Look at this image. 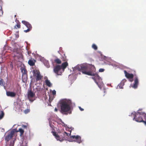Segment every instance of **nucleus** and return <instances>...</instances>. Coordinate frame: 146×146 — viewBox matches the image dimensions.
Here are the masks:
<instances>
[{
    "label": "nucleus",
    "mask_w": 146,
    "mask_h": 146,
    "mask_svg": "<svg viewBox=\"0 0 146 146\" xmlns=\"http://www.w3.org/2000/svg\"><path fill=\"white\" fill-rule=\"evenodd\" d=\"M71 131H70V133L69 134V133H68L66 132H65L64 133L66 134V135L68 136L69 135H70L71 134Z\"/></svg>",
    "instance_id": "obj_35"
},
{
    "label": "nucleus",
    "mask_w": 146,
    "mask_h": 146,
    "mask_svg": "<svg viewBox=\"0 0 146 146\" xmlns=\"http://www.w3.org/2000/svg\"><path fill=\"white\" fill-rule=\"evenodd\" d=\"M31 102H33V101H30Z\"/></svg>",
    "instance_id": "obj_47"
},
{
    "label": "nucleus",
    "mask_w": 146,
    "mask_h": 146,
    "mask_svg": "<svg viewBox=\"0 0 146 146\" xmlns=\"http://www.w3.org/2000/svg\"><path fill=\"white\" fill-rule=\"evenodd\" d=\"M77 68L78 70L82 72L83 74L94 76L92 78L94 80H96V78L98 79L100 78L99 75L95 72L96 68L93 65L89 64L86 66L83 64L81 65L80 68L78 67Z\"/></svg>",
    "instance_id": "obj_1"
},
{
    "label": "nucleus",
    "mask_w": 146,
    "mask_h": 146,
    "mask_svg": "<svg viewBox=\"0 0 146 146\" xmlns=\"http://www.w3.org/2000/svg\"><path fill=\"white\" fill-rule=\"evenodd\" d=\"M105 70V69L103 68H100L99 70V72H103Z\"/></svg>",
    "instance_id": "obj_32"
},
{
    "label": "nucleus",
    "mask_w": 146,
    "mask_h": 146,
    "mask_svg": "<svg viewBox=\"0 0 146 146\" xmlns=\"http://www.w3.org/2000/svg\"><path fill=\"white\" fill-rule=\"evenodd\" d=\"M51 101H47V106H51L50 104Z\"/></svg>",
    "instance_id": "obj_33"
},
{
    "label": "nucleus",
    "mask_w": 146,
    "mask_h": 146,
    "mask_svg": "<svg viewBox=\"0 0 146 146\" xmlns=\"http://www.w3.org/2000/svg\"><path fill=\"white\" fill-rule=\"evenodd\" d=\"M100 78H99V79H98V78H96V80H94V81L96 83V84H97V85L100 88H101L100 87V86L99 85H98V82L96 81V80H97V79H98V80H99L100 79Z\"/></svg>",
    "instance_id": "obj_30"
},
{
    "label": "nucleus",
    "mask_w": 146,
    "mask_h": 146,
    "mask_svg": "<svg viewBox=\"0 0 146 146\" xmlns=\"http://www.w3.org/2000/svg\"><path fill=\"white\" fill-rule=\"evenodd\" d=\"M124 73L125 77L128 79H129V81L132 82L133 81V75L132 74H130L128 73L126 70H124Z\"/></svg>",
    "instance_id": "obj_11"
},
{
    "label": "nucleus",
    "mask_w": 146,
    "mask_h": 146,
    "mask_svg": "<svg viewBox=\"0 0 146 146\" xmlns=\"http://www.w3.org/2000/svg\"><path fill=\"white\" fill-rule=\"evenodd\" d=\"M61 68L60 66L57 65L54 67V72L57 75H60V74H58V72Z\"/></svg>",
    "instance_id": "obj_12"
},
{
    "label": "nucleus",
    "mask_w": 146,
    "mask_h": 146,
    "mask_svg": "<svg viewBox=\"0 0 146 146\" xmlns=\"http://www.w3.org/2000/svg\"><path fill=\"white\" fill-rule=\"evenodd\" d=\"M18 32H19L18 31L17 32H16V33H17V35H18Z\"/></svg>",
    "instance_id": "obj_42"
},
{
    "label": "nucleus",
    "mask_w": 146,
    "mask_h": 146,
    "mask_svg": "<svg viewBox=\"0 0 146 146\" xmlns=\"http://www.w3.org/2000/svg\"><path fill=\"white\" fill-rule=\"evenodd\" d=\"M44 65L46 66L47 68H49L50 67V65L49 62L48 61L46 62H44Z\"/></svg>",
    "instance_id": "obj_28"
},
{
    "label": "nucleus",
    "mask_w": 146,
    "mask_h": 146,
    "mask_svg": "<svg viewBox=\"0 0 146 146\" xmlns=\"http://www.w3.org/2000/svg\"><path fill=\"white\" fill-rule=\"evenodd\" d=\"M61 107V112H65L69 111L74 104L72 103L71 101H59L58 104Z\"/></svg>",
    "instance_id": "obj_3"
},
{
    "label": "nucleus",
    "mask_w": 146,
    "mask_h": 146,
    "mask_svg": "<svg viewBox=\"0 0 146 146\" xmlns=\"http://www.w3.org/2000/svg\"><path fill=\"white\" fill-rule=\"evenodd\" d=\"M81 137L78 135L72 136L70 137V139L68 140L69 142H76L78 143L82 142Z\"/></svg>",
    "instance_id": "obj_6"
},
{
    "label": "nucleus",
    "mask_w": 146,
    "mask_h": 146,
    "mask_svg": "<svg viewBox=\"0 0 146 146\" xmlns=\"http://www.w3.org/2000/svg\"><path fill=\"white\" fill-rule=\"evenodd\" d=\"M4 81L2 79H1L0 80V85L1 86H3L4 85Z\"/></svg>",
    "instance_id": "obj_27"
},
{
    "label": "nucleus",
    "mask_w": 146,
    "mask_h": 146,
    "mask_svg": "<svg viewBox=\"0 0 146 146\" xmlns=\"http://www.w3.org/2000/svg\"><path fill=\"white\" fill-rule=\"evenodd\" d=\"M60 121L61 122L60 124L63 126L64 127H65L66 128L68 127L67 125L65 123H64L63 122L62 120L60 119Z\"/></svg>",
    "instance_id": "obj_25"
},
{
    "label": "nucleus",
    "mask_w": 146,
    "mask_h": 146,
    "mask_svg": "<svg viewBox=\"0 0 146 146\" xmlns=\"http://www.w3.org/2000/svg\"><path fill=\"white\" fill-rule=\"evenodd\" d=\"M22 72V79L23 81H26L27 78V71L25 68H23L21 69Z\"/></svg>",
    "instance_id": "obj_10"
},
{
    "label": "nucleus",
    "mask_w": 146,
    "mask_h": 146,
    "mask_svg": "<svg viewBox=\"0 0 146 146\" xmlns=\"http://www.w3.org/2000/svg\"><path fill=\"white\" fill-rule=\"evenodd\" d=\"M30 111V110L28 109L25 110L24 111V113L25 114L28 113Z\"/></svg>",
    "instance_id": "obj_29"
},
{
    "label": "nucleus",
    "mask_w": 146,
    "mask_h": 146,
    "mask_svg": "<svg viewBox=\"0 0 146 146\" xmlns=\"http://www.w3.org/2000/svg\"><path fill=\"white\" fill-rule=\"evenodd\" d=\"M14 52L15 53H17V54H19V51L17 49H14Z\"/></svg>",
    "instance_id": "obj_31"
},
{
    "label": "nucleus",
    "mask_w": 146,
    "mask_h": 146,
    "mask_svg": "<svg viewBox=\"0 0 146 146\" xmlns=\"http://www.w3.org/2000/svg\"><path fill=\"white\" fill-rule=\"evenodd\" d=\"M22 23L28 28L27 30H25L24 31L25 33H27L30 31L32 29V27L31 24L28 22L25 21H22Z\"/></svg>",
    "instance_id": "obj_8"
},
{
    "label": "nucleus",
    "mask_w": 146,
    "mask_h": 146,
    "mask_svg": "<svg viewBox=\"0 0 146 146\" xmlns=\"http://www.w3.org/2000/svg\"><path fill=\"white\" fill-rule=\"evenodd\" d=\"M4 115V113L3 111H0V119H2Z\"/></svg>",
    "instance_id": "obj_24"
},
{
    "label": "nucleus",
    "mask_w": 146,
    "mask_h": 146,
    "mask_svg": "<svg viewBox=\"0 0 146 146\" xmlns=\"http://www.w3.org/2000/svg\"><path fill=\"white\" fill-rule=\"evenodd\" d=\"M129 116L133 117V120L138 122H143L144 124L146 125V114L145 112H141L140 109L137 111V113L133 111Z\"/></svg>",
    "instance_id": "obj_2"
},
{
    "label": "nucleus",
    "mask_w": 146,
    "mask_h": 146,
    "mask_svg": "<svg viewBox=\"0 0 146 146\" xmlns=\"http://www.w3.org/2000/svg\"><path fill=\"white\" fill-rule=\"evenodd\" d=\"M15 125H13V127H14V126H15Z\"/></svg>",
    "instance_id": "obj_45"
},
{
    "label": "nucleus",
    "mask_w": 146,
    "mask_h": 146,
    "mask_svg": "<svg viewBox=\"0 0 146 146\" xmlns=\"http://www.w3.org/2000/svg\"><path fill=\"white\" fill-rule=\"evenodd\" d=\"M53 135L55 136V138L56 139L57 141H59L60 142H62L63 140L62 139L59 135L57 134L55 132L53 131H52Z\"/></svg>",
    "instance_id": "obj_17"
},
{
    "label": "nucleus",
    "mask_w": 146,
    "mask_h": 146,
    "mask_svg": "<svg viewBox=\"0 0 146 146\" xmlns=\"http://www.w3.org/2000/svg\"><path fill=\"white\" fill-rule=\"evenodd\" d=\"M22 127L24 129H25L27 128V126L26 125H22Z\"/></svg>",
    "instance_id": "obj_36"
},
{
    "label": "nucleus",
    "mask_w": 146,
    "mask_h": 146,
    "mask_svg": "<svg viewBox=\"0 0 146 146\" xmlns=\"http://www.w3.org/2000/svg\"><path fill=\"white\" fill-rule=\"evenodd\" d=\"M19 131L20 133V135H22L23 133H24V131L22 129V128H19L18 130V131H16V132H19Z\"/></svg>",
    "instance_id": "obj_23"
},
{
    "label": "nucleus",
    "mask_w": 146,
    "mask_h": 146,
    "mask_svg": "<svg viewBox=\"0 0 146 146\" xmlns=\"http://www.w3.org/2000/svg\"><path fill=\"white\" fill-rule=\"evenodd\" d=\"M20 146H27V145H25H25H21Z\"/></svg>",
    "instance_id": "obj_43"
},
{
    "label": "nucleus",
    "mask_w": 146,
    "mask_h": 146,
    "mask_svg": "<svg viewBox=\"0 0 146 146\" xmlns=\"http://www.w3.org/2000/svg\"><path fill=\"white\" fill-rule=\"evenodd\" d=\"M78 108L80 109V110L81 111H83L84 110V109L81 108V107L80 106H78Z\"/></svg>",
    "instance_id": "obj_38"
},
{
    "label": "nucleus",
    "mask_w": 146,
    "mask_h": 146,
    "mask_svg": "<svg viewBox=\"0 0 146 146\" xmlns=\"http://www.w3.org/2000/svg\"><path fill=\"white\" fill-rule=\"evenodd\" d=\"M16 131V129H13L11 131L10 133L6 135L5 138V140L6 143V146L9 144L10 142L12 140H14V141L16 140L15 139H12L14 133Z\"/></svg>",
    "instance_id": "obj_4"
},
{
    "label": "nucleus",
    "mask_w": 146,
    "mask_h": 146,
    "mask_svg": "<svg viewBox=\"0 0 146 146\" xmlns=\"http://www.w3.org/2000/svg\"><path fill=\"white\" fill-rule=\"evenodd\" d=\"M15 21L17 22V24L14 27L13 29H15L20 28L21 25L20 24V23L19 21L17 20V18H16L15 19Z\"/></svg>",
    "instance_id": "obj_16"
},
{
    "label": "nucleus",
    "mask_w": 146,
    "mask_h": 146,
    "mask_svg": "<svg viewBox=\"0 0 146 146\" xmlns=\"http://www.w3.org/2000/svg\"><path fill=\"white\" fill-rule=\"evenodd\" d=\"M68 66V63L67 62H65L62 63L60 66L62 69L64 70Z\"/></svg>",
    "instance_id": "obj_18"
},
{
    "label": "nucleus",
    "mask_w": 146,
    "mask_h": 146,
    "mask_svg": "<svg viewBox=\"0 0 146 146\" xmlns=\"http://www.w3.org/2000/svg\"><path fill=\"white\" fill-rule=\"evenodd\" d=\"M36 96L35 92H33L31 90H28L27 92V97L29 100H33L31 99L35 98Z\"/></svg>",
    "instance_id": "obj_9"
},
{
    "label": "nucleus",
    "mask_w": 146,
    "mask_h": 146,
    "mask_svg": "<svg viewBox=\"0 0 146 146\" xmlns=\"http://www.w3.org/2000/svg\"><path fill=\"white\" fill-rule=\"evenodd\" d=\"M6 94L7 96L11 97H15L16 95V94L15 92L10 91H7L6 92Z\"/></svg>",
    "instance_id": "obj_15"
},
{
    "label": "nucleus",
    "mask_w": 146,
    "mask_h": 146,
    "mask_svg": "<svg viewBox=\"0 0 146 146\" xmlns=\"http://www.w3.org/2000/svg\"><path fill=\"white\" fill-rule=\"evenodd\" d=\"M54 62L57 64H60L61 63V61L59 58H57L54 60Z\"/></svg>",
    "instance_id": "obj_21"
},
{
    "label": "nucleus",
    "mask_w": 146,
    "mask_h": 146,
    "mask_svg": "<svg viewBox=\"0 0 146 146\" xmlns=\"http://www.w3.org/2000/svg\"><path fill=\"white\" fill-rule=\"evenodd\" d=\"M16 15H15V17H16Z\"/></svg>",
    "instance_id": "obj_46"
},
{
    "label": "nucleus",
    "mask_w": 146,
    "mask_h": 146,
    "mask_svg": "<svg viewBox=\"0 0 146 146\" xmlns=\"http://www.w3.org/2000/svg\"><path fill=\"white\" fill-rule=\"evenodd\" d=\"M125 80V81H126V80Z\"/></svg>",
    "instance_id": "obj_49"
},
{
    "label": "nucleus",
    "mask_w": 146,
    "mask_h": 146,
    "mask_svg": "<svg viewBox=\"0 0 146 146\" xmlns=\"http://www.w3.org/2000/svg\"><path fill=\"white\" fill-rule=\"evenodd\" d=\"M0 11H1V13L2 14H3V11L2 10V7H0Z\"/></svg>",
    "instance_id": "obj_39"
},
{
    "label": "nucleus",
    "mask_w": 146,
    "mask_h": 146,
    "mask_svg": "<svg viewBox=\"0 0 146 146\" xmlns=\"http://www.w3.org/2000/svg\"><path fill=\"white\" fill-rule=\"evenodd\" d=\"M92 47L94 50H96L98 49V47L95 44H93L92 45Z\"/></svg>",
    "instance_id": "obj_26"
},
{
    "label": "nucleus",
    "mask_w": 146,
    "mask_h": 146,
    "mask_svg": "<svg viewBox=\"0 0 146 146\" xmlns=\"http://www.w3.org/2000/svg\"><path fill=\"white\" fill-rule=\"evenodd\" d=\"M28 55H29V51L28 52Z\"/></svg>",
    "instance_id": "obj_44"
},
{
    "label": "nucleus",
    "mask_w": 146,
    "mask_h": 146,
    "mask_svg": "<svg viewBox=\"0 0 146 146\" xmlns=\"http://www.w3.org/2000/svg\"><path fill=\"white\" fill-rule=\"evenodd\" d=\"M124 84V82H123V81H122L118 85L117 87H118L119 88L122 89L123 88V87Z\"/></svg>",
    "instance_id": "obj_20"
},
{
    "label": "nucleus",
    "mask_w": 146,
    "mask_h": 146,
    "mask_svg": "<svg viewBox=\"0 0 146 146\" xmlns=\"http://www.w3.org/2000/svg\"><path fill=\"white\" fill-rule=\"evenodd\" d=\"M48 121H49V125L50 126V127H51V128H52V126H53V125H52V124L51 123H50V119H48Z\"/></svg>",
    "instance_id": "obj_34"
},
{
    "label": "nucleus",
    "mask_w": 146,
    "mask_h": 146,
    "mask_svg": "<svg viewBox=\"0 0 146 146\" xmlns=\"http://www.w3.org/2000/svg\"><path fill=\"white\" fill-rule=\"evenodd\" d=\"M33 76L35 78L36 81L41 80L43 78V76L40 74L38 70L35 69L33 71Z\"/></svg>",
    "instance_id": "obj_5"
},
{
    "label": "nucleus",
    "mask_w": 146,
    "mask_h": 146,
    "mask_svg": "<svg viewBox=\"0 0 146 146\" xmlns=\"http://www.w3.org/2000/svg\"><path fill=\"white\" fill-rule=\"evenodd\" d=\"M52 94L53 95H55L56 94V91L55 90H53L52 92Z\"/></svg>",
    "instance_id": "obj_37"
},
{
    "label": "nucleus",
    "mask_w": 146,
    "mask_h": 146,
    "mask_svg": "<svg viewBox=\"0 0 146 146\" xmlns=\"http://www.w3.org/2000/svg\"><path fill=\"white\" fill-rule=\"evenodd\" d=\"M71 113V112H70L69 113Z\"/></svg>",
    "instance_id": "obj_48"
},
{
    "label": "nucleus",
    "mask_w": 146,
    "mask_h": 146,
    "mask_svg": "<svg viewBox=\"0 0 146 146\" xmlns=\"http://www.w3.org/2000/svg\"><path fill=\"white\" fill-rule=\"evenodd\" d=\"M14 140H12L10 141L9 144L7 146H14Z\"/></svg>",
    "instance_id": "obj_22"
},
{
    "label": "nucleus",
    "mask_w": 146,
    "mask_h": 146,
    "mask_svg": "<svg viewBox=\"0 0 146 146\" xmlns=\"http://www.w3.org/2000/svg\"><path fill=\"white\" fill-rule=\"evenodd\" d=\"M14 108H15V110L18 111H22L23 109L22 108V103L21 101H15L14 102Z\"/></svg>",
    "instance_id": "obj_7"
},
{
    "label": "nucleus",
    "mask_w": 146,
    "mask_h": 146,
    "mask_svg": "<svg viewBox=\"0 0 146 146\" xmlns=\"http://www.w3.org/2000/svg\"><path fill=\"white\" fill-rule=\"evenodd\" d=\"M70 100V99H64L62 100Z\"/></svg>",
    "instance_id": "obj_40"
},
{
    "label": "nucleus",
    "mask_w": 146,
    "mask_h": 146,
    "mask_svg": "<svg viewBox=\"0 0 146 146\" xmlns=\"http://www.w3.org/2000/svg\"><path fill=\"white\" fill-rule=\"evenodd\" d=\"M36 61L34 58H31L29 60L28 63L31 66H33L35 64Z\"/></svg>",
    "instance_id": "obj_14"
},
{
    "label": "nucleus",
    "mask_w": 146,
    "mask_h": 146,
    "mask_svg": "<svg viewBox=\"0 0 146 146\" xmlns=\"http://www.w3.org/2000/svg\"><path fill=\"white\" fill-rule=\"evenodd\" d=\"M45 82L47 86H48V87H51L52 86V84L48 79H46L45 80Z\"/></svg>",
    "instance_id": "obj_19"
},
{
    "label": "nucleus",
    "mask_w": 146,
    "mask_h": 146,
    "mask_svg": "<svg viewBox=\"0 0 146 146\" xmlns=\"http://www.w3.org/2000/svg\"><path fill=\"white\" fill-rule=\"evenodd\" d=\"M57 110H57V109L56 108H55V109H54V111H56H56H57Z\"/></svg>",
    "instance_id": "obj_41"
},
{
    "label": "nucleus",
    "mask_w": 146,
    "mask_h": 146,
    "mask_svg": "<svg viewBox=\"0 0 146 146\" xmlns=\"http://www.w3.org/2000/svg\"><path fill=\"white\" fill-rule=\"evenodd\" d=\"M139 84L138 80L137 78H135L134 80V84L132 86V87L134 89L137 88V86Z\"/></svg>",
    "instance_id": "obj_13"
}]
</instances>
